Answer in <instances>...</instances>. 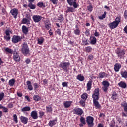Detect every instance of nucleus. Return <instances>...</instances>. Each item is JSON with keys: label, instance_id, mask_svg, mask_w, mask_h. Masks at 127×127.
<instances>
[{"label": "nucleus", "instance_id": "55", "mask_svg": "<svg viewBox=\"0 0 127 127\" xmlns=\"http://www.w3.org/2000/svg\"><path fill=\"white\" fill-rule=\"evenodd\" d=\"M109 127H115V121L114 120L111 121L110 123L109 124Z\"/></svg>", "mask_w": 127, "mask_h": 127}, {"label": "nucleus", "instance_id": "59", "mask_svg": "<svg viewBox=\"0 0 127 127\" xmlns=\"http://www.w3.org/2000/svg\"><path fill=\"white\" fill-rule=\"evenodd\" d=\"M51 2H52L53 4H57L58 0H50Z\"/></svg>", "mask_w": 127, "mask_h": 127}, {"label": "nucleus", "instance_id": "64", "mask_svg": "<svg viewBox=\"0 0 127 127\" xmlns=\"http://www.w3.org/2000/svg\"><path fill=\"white\" fill-rule=\"evenodd\" d=\"M123 31H124L125 33L127 34V25L124 28Z\"/></svg>", "mask_w": 127, "mask_h": 127}, {"label": "nucleus", "instance_id": "47", "mask_svg": "<svg viewBox=\"0 0 127 127\" xmlns=\"http://www.w3.org/2000/svg\"><path fill=\"white\" fill-rule=\"evenodd\" d=\"M102 89L103 91L104 92V93H107V92H108V90L109 89V86H103L102 87Z\"/></svg>", "mask_w": 127, "mask_h": 127}, {"label": "nucleus", "instance_id": "56", "mask_svg": "<svg viewBox=\"0 0 127 127\" xmlns=\"http://www.w3.org/2000/svg\"><path fill=\"white\" fill-rule=\"evenodd\" d=\"M26 19H27L29 21H30L31 20V17L30 16V15L29 14H26Z\"/></svg>", "mask_w": 127, "mask_h": 127}, {"label": "nucleus", "instance_id": "9", "mask_svg": "<svg viewBox=\"0 0 127 127\" xmlns=\"http://www.w3.org/2000/svg\"><path fill=\"white\" fill-rule=\"evenodd\" d=\"M22 39V37L17 35H14L12 38V42H13V43H17L18 42H19V41H21Z\"/></svg>", "mask_w": 127, "mask_h": 127}, {"label": "nucleus", "instance_id": "54", "mask_svg": "<svg viewBox=\"0 0 127 127\" xmlns=\"http://www.w3.org/2000/svg\"><path fill=\"white\" fill-rule=\"evenodd\" d=\"M86 52L89 53L90 51H92V47L90 46H88L86 48Z\"/></svg>", "mask_w": 127, "mask_h": 127}, {"label": "nucleus", "instance_id": "46", "mask_svg": "<svg viewBox=\"0 0 127 127\" xmlns=\"http://www.w3.org/2000/svg\"><path fill=\"white\" fill-rule=\"evenodd\" d=\"M93 95H100V89L97 88L94 90Z\"/></svg>", "mask_w": 127, "mask_h": 127}, {"label": "nucleus", "instance_id": "34", "mask_svg": "<svg viewBox=\"0 0 127 127\" xmlns=\"http://www.w3.org/2000/svg\"><path fill=\"white\" fill-rule=\"evenodd\" d=\"M82 44L83 45H89V42H88V38L86 37L82 38Z\"/></svg>", "mask_w": 127, "mask_h": 127}, {"label": "nucleus", "instance_id": "61", "mask_svg": "<svg viewBox=\"0 0 127 127\" xmlns=\"http://www.w3.org/2000/svg\"><path fill=\"white\" fill-rule=\"evenodd\" d=\"M39 118H42V117L44 116L45 113H44V112L40 111L39 112Z\"/></svg>", "mask_w": 127, "mask_h": 127}, {"label": "nucleus", "instance_id": "7", "mask_svg": "<svg viewBox=\"0 0 127 127\" xmlns=\"http://www.w3.org/2000/svg\"><path fill=\"white\" fill-rule=\"evenodd\" d=\"M32 18L34 22H35V23H38V22L44 19V17L38 15H34Z\"/></svg>", "mask_w": 127, "mask_h": 127}, {"label": "nucleus", "instance_id": "31", "mask_svg": "<svg viewBox=\"0 0 127 127\" xmlns=\"http://www.w3.org/2000/svg\"><path fill=\"white\" fill-rule=\"evenodd\" d=\"M77 80L80 81V82H83L85 81V77L82 74H78L76 77Z\"/></svg>", "mask_w": 127, "mask_h": 127}, {"label": "nucleus", "instance_id": "30", "mask_svg": "<svg viewBox=\"0 0 127 127\" xmlns=\"http://www.w3.org/2000/svg\"><path fill=\"white\" fill-rule=\"evenodd\" d=\"M90 38L91 39L90 41L91 44H92V45H95V44L97 43V38L94 36L90 37Z\"/></svg>", "mask_w": 127, "mask_h": 127}, {"label": "nucleus", "instance_id": "18", "mask_svg": "<svg viewBox=\"0 0 127 127\" xmlns=\"http://www.w3.org/2000/svg\"><path fill=\"white\" fill-rule=\"evenodd\" d=\"M76 29H74V33L75 35H80L81 34V29L79 28L78 25H75Z\"/></svg>", "mask_w": 127, "mask_h": 127}, {"label": "nucleus", "instance_id": "33", "mask_svg": "<svg viewBox=\"0 0 127 127\" xmlns=\"http://www.w3.org/2000/svg\"><path fill=\"white\" fill-rule=\"evenodd\" d=\"M33 100L35 102H39L41 100V97L39 95H34L33 96Z\"/></svg>", "mask_w": 127, "mask_h": 127}, {"label": "nucleus", "instance_id": "38", "mask_svg": "<svg viewBox=\"0 0 127 127\" xmlns=\"http://www.w3.org/2000/svg\"><path fill=\"white\" fill-rule=\"evenodd\" d=\"M37 6L38 7H40V8H42V7H43V8H45V4H44V3H43V2H39L37 4Z\"/></svg>", "mask_w": 127, "mask_h": 127}, {"label": "nucleus", "instance_id": "53", "mask_svg": "<svg viewBox=\"0 0 127 127\" xmlns=\"http://www.w3.org/2000/svg\"><path fill=\"white\" fill-rule=\"evenodd\" d=\"M85 101L84 100H81L79 101V103L80 104V105H81L82 107H85L86 103H85Z\"/></svg>", "mask_w": 127, "mask_h": 127}, {"label": "nucleus", "instance_id": "32", "mask_svg": "<svg viewBox=\"0 0 127 127\" xmlns=\"http://www.w3.org/2000/svg\"><path fill=\"white\" fill-rule=\"evenodd\" d=\"M120 75H121L122 78H124L125 79H127V71H121L120 72Z\"/></svg>", "mask_w": 127, "mask_h": 127}, {"label": "nucleus", "instance_id": "21", "mask_svg": "<svg viewBox=\"0 0 127 127\" xmlns=\"http://www.w3.org/2000/svg\"><path fill=\"white\" fill-rule=\"evenodd\" d=\"M118 86L120 88H122V89H126V88H127V84L126 83V82H124V81H120L118 83Z\"/></svg>", "mask_w": 127, "mask_h": 127}, {"label": "nucleus", "instance_id": "19", "mask_svg": "<svg viewBox=\"0 0 127 127\" xmlns=\"http://www.w3.org/2000/svg\"><path fill=\"white\" fill-rule=\"evenodd\" d=\"M27 89H29V91H32L33 90V86H32V83L31 81L27 80L26 81Z\"/></svg>", "mask_w": 127, "mask_h": 127}, {"label": "nucleus", "instance_id": "29", "mask_svg": "<svg viewBox=\"0 0 127 127\" xmlns=\"http://www.w3.org/2000/svg\"><path fill=\"white\" fill-rule=\"evenodd\" d=\"M37 44L39 45H42L43 44V42H44V38L43 37H40L37 39Z\"/></svg>", "mask_w": 127, "mask_h": 127}, {"label": "nucleus", "instance_id": "5", "mask_svg": "<svg viewBox=\"0 0 127 127\" xmlns=\"http://www.w3.org/2000/svg\"><path fill=\"white\" fill-rule=\"evenodd\" d=\"M115 53L117 54L118 58L122 59L126 54V50L124 49L121 48H117L115 50Z\"/></svg>", "mask_w": 127, "mask_h": 127}, {"label": "nucleus", "instance_id": "35", "mask_svg": "<svg viewBox=\"0 0 127 127\" xmlns=\"http://www.w3.org/2000/svg\"><path fill=\"white\" fill-rule=\"evenodd\" d=\"M64 15L63 14H60L58 17V20H59L61 23L64 21Z\"/></svg>", "mask_w": 127, "mask_h": 127}, {"label": "nucleus", "instance_id": "63", "mask_svg": "<svg viewBox=\"0 0 127 127\" xmlns=\"http://www.w3.org/2000/svg\"><path fill=\"white\" fill-rule=\"evenodd\" d=\"M85 34L86 36H89V35H90V31L87 29L85 32Z\"/></svg>", "mask_w": 127, "mask_h": 127}, {"label": "nucleus", "instance_id": "26", "mask_svg": "<svg viewBox=\"0 0 127 127\" xmlns=\"http://www.w3.org/2000/svg\"><path fill=\"white\" fill-rule=\"evenodd\" d=\"M108 74H106L105 72H101L99 73L98 78L99 79H104L105 77H107Z\"/></svg>", "mask_w": 127, "mask_h": 127}, {"label": "nucleus", "instance_id": "51", "mask_svg": "<svg viewBox=\"0 0 127 127\" xmlns=\"http://www.w3.org/2000/svg\"><path fill=\"white\" fill-rule=\"evenodd\" d=\"M3 98H4V93L1 92L0 93V101H2V100H3Z\"/></svg>", "mask_w": 127, "mask_h": 127}, {"label": "nucleus", "instance_id": "43", "mask_svg": "<svg viewBox=\"0 0 127 127\" xmlns=\"http://www.w3.org/2000/svg\"><path fill=\"white\" fill-rule=\"evenodd\" d=\"M106 15H107V12L104 11L103 14L102 16H98V18L100 20H103L104 18H106Z\"/></svg>", "mask_w": 127, "mask_h": 127}, {"label": "nucleus", "instance_id": "50", "mask_svg": "<svg viewBox=\"0 0 127 127\" xmlns=\"http://www.w3.org/2000/svg\"><path fill=\"white\" fill-rule=\"evenodd\" d=\"M45 27L46 29H47V30H49V29H50V28H51V25L49 23L46 24L45 25Z\"/></svg>", "mask_w": 127, "mask_h": 127}, {"label": "nucleus", "instance_id": "37", "mask_svg": "<svg viewBox=\"0 0 127 127\" xmlns=\"http://www.w3.org/2000/svg\"><path fill=\"white\" fill-rule=\"evenodd\" d=\"M31 108L29 106H25L21 109V112H23V113H24V112H28L30 111Z\"/></svg>", "mask_w": 127, "mask_h": 127}, {"label": "nucleus", "instance_id": "8", "mask_svg": "<svg viewBox=\"0 0 127 127\" xmlns=\"http://www.w3.org/2000/svg\"><path fill=\"white\" fill-rule=\"evenodd\" d=\"M73 114L75 115H77V116H82L84 111H83V109L80 108H76L73 110Z\"/></svg>", "mask_w": 127, "mask_h": 127}, {"label": "nucleus", "instance_id": "60", "mask_svg": "<svg viewBox=\"0 0 127 127\" xmlns=\"http://www.w3.org/2000/svg\"><path fill=\"white\" fill-rule=\"evenodd\" d=\"M2 13L3 14V15H4L5 14H6V10H5V9L3 7L2 8Z\"/></svg>", "mask_w": 127, "mask_h": 127}, {"label": "nucleus", "instance_id": "28", "mask_svg": "<svg viewBox=\"0 0 127 127\" xmlns=\"http://www.w3.org/2000/svg\"><path fill=\"white\" fill-rule=\"evenodd\" d=\"M22 31L24 34H27L28 33V28L25 25H23L22 26Z\"/></svg>", "mask_w": 127, "mask_h": 127}, {"label": "nucleus", "instance_id": "15", "mask_svg": "<svg viewBox=\"0 0 127 127\" xmlns=\"http://www.w3.org/2000/svg\"><path fill=\"white\" fill-rule=\"evenodd\" d=\"M122 67V65L120 63H116L114 64V70L115 72H118L120 71V69Z\"/></svg>", "mask_w": 127, "mask_h": 127}, {"label": "nucleus", "instance_id": "6", "mask_svg": "<svg viewBox=\"0 0 127 127\" xmlns=\"http://www.w3.org/2000/svg\"><path fill=\"white\" fill-rule=\"evenodd\" d=\"M94 117L89 116L86 118V122L88 127H94Z\"/></svg>", "mask_w": 127, "mask_h": 127}, {"label": "nucleus", "instance_id": "24", "mask_svg": "<svg viewBox=\"0 0 127 127\" xmlns=\"http://www.w3.org/2000/svg\"><path fill=\"white\" fill-rule=\"evenodd\" d=\"M92 83H93V81L92 80H90L87 82L86 84L87 91H91V89H92Z\"/></svg>", "mask_w": 127, "mask_h": 127}, {"label": "nucleus", "instance_id": "62", "mask_svg": "<svg viewBox=\"0 0 127 127\" xmlns=\"http://www.w3.org/2000/svg\"><path fill=\"white\" fill-rule=\"evenodd\" d=\"M13 103L11 102L8 104V108L11 109V108H13Z\"/></svg>", "mask_w": 127, "mask_h": 127}, {"label": "nucleus", "instance_id": "22", "mask_svg": "<svg viewBox=\"0 0 127 127\" xmlns=\"http://www.w3.org/2000/svg\"><path fill=\"white\" fill-rule=\"evenodd\" d=\"M118 93H117L115 91H113L112 92L111 94V99L112 100H117L118 99Z\"/></svg>", "mask_w": 127, "mask_h": 127}, {"label": "nucleus", "instance_id": "17", "mask_svg": "<svg viewBox=\"0 0 127 127\" xmlns=\"http://www.w3.org/2000/svg\"><path fill=\"white\" fill-rule=\"evenodd\" d=\"M57 123V118H56L54 120H50L48 124V126H49V127H53L54 126H55V125H56Z\"/></svg>", "mask_w": 127, "mask_h": 127}, {"label": "nucleus", "instance_id": "41", "mask_svg": "<svg viewBox=\"0 0 127 127\" xmlns=\"http://www.w3.org/2000/svg\"><path fill=\"white\" fill-rule=\"evenodd\" d=\"M4 49L6 52H7L8 53H10V54H12L13 53V50L8 47L5 48Z\"/></svg>", "mask_w": 127, "mask_h": 127}, {"label": "nucleus", "instance_id": "25", "mask_svg": "<svg viewBox=\"0 0 127 127\" xmlns=\"http://www.w3.org/2000/svg\"><path fill=\"white\" fill-rule=\"evenodd\" d=\"M28 7H29L30 9H35L36 8V5L33 4V2H29Z\"/></svg>", "mask_w": 127, "mask_h": 127}, {"label": "nucleus", "instance_id": "58", "mask_svg": "<svg viewBox=\"0 0 127 127\" xmlns=\"http://www.w3.org/2000/svg\"><path fill=\"white\" fill-rule=\"evenodd\" d=\"M124 17L126 20H127V11L125 10L124 13Z\"/></svg>", "mask_w": 127, "mask_h": 127}, {"label": "nucleus", "instance_id": "11", "mask_svg": "<svg viewBox=\"0 0 127 127\" xmlns=\"http://www.w3.org/2000/svg\"><path fill=\"white\" fill-rule=\"evenodd\" d=\"M10 12L11 14L13 15L15 19H16V18H17V15L18 14V10L17 9H12V10H11Z\"/></svg>", "mask_w": 127, "mask_h": 127}, {"label": "nucleus", "instance_id": "23", "mask_svg": "<svg viewBox=\"0 0 127 127\" xmlns=\"http://www.w3.org/2000/svg\"><path fill=\"white\" fill-rule=\"evenodd\" d=\"M72 101H67L64 102V108H70L71 105H72Z\"/></svg>", "mask_w": 127, "mask_h": 127}, {"label": "nucleus", "instance_id": "10", "mask_svg": "<svg viewBox=\"0 0 127 127\" xmlns=\"http://www.w3.org/2000/svg\"><path fill=\"white\" fill-rule=\"evenodd\" d=\"M13 59L15 62H19L20 61V56L17 52H14L13 54Z\"/></svg>", "mask_w": 127, "mask_h": 127}, {"label": "nucleus", "instance_id": "12", "mask_svg": "<svg viewBox=\"0 0 127 127\" xmlns=\"http://www.w3.org/2000/svg\"><path fill=\"white\" fill-rule=\"evenodd\" d=\"M67 2L70 5V6L73 5L74 8H77V7H78V4H77V3L76 2V0H74L73 2V0H67Z\"/></svg>", "mask_w": 127, "mask_h": 127}, {"label": "nucleus", "instance_id": "2", "mask_svg": "<svg viewBox=\"0 0 127 127\" xmlns=\"http://www.w3.org/2000/svg\"><path fill=\"white\" fill-rule=\"evenodd\" d=\"M120 22H121V18L120 17H117L115 21L108 24V26L110 29H115V28L118 27V25L120 24Z\"/></svg>", "mask_w": 127, "mask_h": 127}, {"label": "nucleus", "instance_id": "20", "mask_svg": "<svg viewBox=\"0 0 127 127\" xmlns=\"http://www.w3.org/2000/svg\"><path fill=\"white\" fill-rule=\"evenodd\" d=\"M121 106L124 108V112L127 114V103L126 101H123L121 103Z\"/></svg>", "mask_w": 127, "mask_h": 127}, {"label": "nucleus", "instance_id": "52", "mask_svg": "<svg viewBox=\"0 0 127 127\" xmlns=\"http://www.w3.org/2000/svg\"><path fill=\"white\" fill-rule=\"evenodd\" d=\"M34 90H37L39 88V85L37 83H35L33 84Z\"/></svg>", "mask_w": 127, "mask_h": 127}, {"label": "nucleus", "instance_id": "16", "mask_svg": "<svg viewBox=\"0 0 127 127\" xmlns=\"http://www.w3.org/2000/svg\"><path fill=\"white\" fill-rule=\"evenodd\" d=\"M20 120L21 123H22V124H24V125H26V124L28 123V118L25 116H21L20 117Z\"/></svg>", "mask_w": 127, "mask_h": 127}, {"label": "nucleus", "instance_id": "3", "mask_svg": "<svg viewBox=\"0 0 127 127\" xmlns=\"http://www.w3.org/2000/svg\"><path fill=\"white\" fill-rule=\"evenodd\" d=\"M93 105L95 107L96 109H101L102 106L98 101L99 100V95L96 94L92 95Z\"/></svg>", "mask_w": 127, "mask_h": 127}, {"label": "nucleus", "instance_id": "27", "mask_svg": "<svg viewBox=\"0 0 127 127\" xmlns=\"http://www.w3.org/2000/svg\"><path fill=\"white\" fill-rule=\"evenodd\" d=\"M75 8H73L72 7H67V9L65 11L66 13H69V12H75L76 11Z\"/></svg>", "mask_w": 127, "mask_h": 127}, {"label": "nucleus", "instance_id": "57", "mask_svg": "<svg viewBox=\"0 0 127 127\" xmlns=\"http://www.w3.org/2000/svg\"><path fill=\"white\" fill-rule=\"evenodd\" d=\"M2 109H3V113H8V108H7V107H5L4 106H3V108H2Z\"/></svg>", "mask_w": 127, "mask_h": 127}, {"label": "nucleus", "instance_id": "48", "mask_svg": "<svg viewBox=\"0 0 127 127\" xmlns=\"http://www.w3.org/2000/svg\"><path fill=\"white\" fill-rule=\"evenodd\" d=\"M13 121L15 122L16 124H17L18 123V120H17V115L16 114L13 115Z\"/></svg>", "mask_w": 127, "mask_h": 127}, {"label": "nucleus", "instance_id": "14", "mask_svg": "<svg viewBox=\"0 0 127 127\" xmlns=\"http://www.w3.org/2000/svg\"><path fill=\"white\" fill-rule=\"evenodd\" d=\"M30 116L33 120L38 119V114L37 113V111L36 110L32 111L31 112Z\"/></svg>", "mask_w": 127, "mask_h": 127}, {"label": "nucleus", "instance_id": "36", "mask_svg": "<svg viewBox=\"0 0 127 127\" xmlns=\"http://www.w3.org/2000/svg\"><path fill=\"white\" fill-rule=\"evenodd\" d=\"M46 113H52V111H53V109L50 105L48 106H46Z\"/></svg>", "mask_w": 127, "mask_h": 127}, {"label": "nucleus", "instance_id": "40", "mask_svg": "<svg viewBox=\"0 0 127 127\" xmlns=\"http://www.w3.org/2000/svg\"><path fill=\"white\" fill-rule=\"evenodd\" d=\"M22 23H23V24L28 25V24H30V21L28 20L26 18H24L22 20Z\"/></svg>", "mask_w": 127, "mask_h": 127}, {"label": "nucleus", "instance_id": "4", "mask_svg": "<svg viewBox=\"0 0 127 127\" xmlns=\"http://www.w3.org/2000/svg\"><path fill=\"white\" fill-rule=\"evenodd\" d=\"M22 48L21 49V53L25 56H26L28 54H29L30 50H29V47H28V45L26 43H24L22 45Z\"/></svg>", "mask_w": 127, "mask_h": 127}, {"label": "nucleus", "instance_id": "44", "mask_svg": "<svg viewBox=\"0 0 127 127\" xmlns=\"http://www.w3.org/2000/svg\"><path fill=\"white\" fill-rule=\"evenodd\" d=\"M80 123L83 125H86V119L84 117H81L80 118Z\"/></svg>", "mask_w": 127, "mask_h": 127}, {"label": "nucleus", "instance_id": "49", "mask_svg": "<svg viewBox=\"0 0 127 127\" xmlns=\"http://www.w3.org/2000/svg\"><path fill=\"white\" fill-rule=\"evenodd\" d=\"M87 10L88 11H90V12H92V11H93V6L92 4H90L89 6H87Z\"/></svg>", "mask_w": 127, "mask_h": 127}, {"label": "nucleus", "instance_id": "42", "mask_svg": "<svg viewBox=\"0 0 127 127\" xmlns=\"http://www.w3.org/2000/svg\"><path fill=\"white\" fill-rule=\"evenodd\" d=\"M14 84H15V79H12L9 81V85L10 87H12V86H14Z\"/></svg>", "mask_w": 127, "mask_h": 127}, {"label": "nucleus", "instance_id": "1", "mask_svg": "<svg viewBox=\"0 0 127 127\" xmlns=\"http://www.w3.org/2000/svg\"><path fill=\"white\" fill-rule=\"evenodd\" d=\"M71 65V63L70 61H68L67 62L64 61L60 63L59 65V68L61 70L64 71L65 73H68L70 70V66Z\"/></svg>", "mask_w": 127, "mask_h": 127}, {"label": "nucleus", "instance_id": "45", "mask_svg": "<svg viewBox=\"0 0 127 127\" xmlns=\"http://www.w3.org/2000/svg\"><path fill=\"white\" fill-rule=\"evenodd\" d=\"M102 85H103V86H104L105 87H109L110 86V83H109V82L107 81V80L103 81L102 82Z\"/></svg>", "mask_w": 127, "mask_h": 127}, {"label": "nucleus", "instance_id": "39", "mask_svg": "<svg viewBox=\"0 0 127 127\" xmlns=\"http://www.w3.org/2000/svg\"><path fill=\"white\" fill-rule=\"evenodd\" d=\"M81 98L83 100V101H86L88 99V94L84 93L82 95H81Z\"/></svg>", "mask_w": 127, "mask_h": 127}, {"label": "nucleus", "instance_id": "13", "mask_svg": "<svg viewBox=\"0 0 127 127\" xmlns=\"http://www.w3.org/2000/svg\"><path fill=\"white\" fill-rule=\"evenodd\" d=\"M6 36H4V38L6 41H9L10 40V31L9 30H6L5 32Z\"/></svg>", "mask_w": 127, "mask_h": 127}]
</instances>
